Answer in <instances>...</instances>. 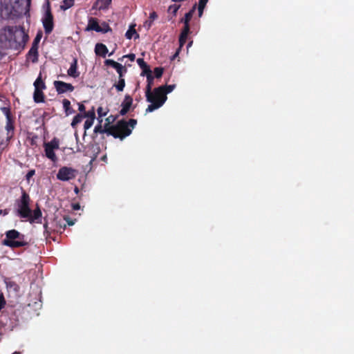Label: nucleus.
<instances>
[{
    "label": "nucleus",
    "mask_w": 354,
    "mask_h": 354,
    "mask_svg": "<svg viewBox=\"0 0 354 354\" xmlns=\"http://www.w3.org/2000/svg\"><path fill=\"white\" fill-rule=\"evenodd\" d=\"M102 122V119L99 120L100 124L98 125H96L94 128V133H106L108 136L110 135V125H109V123H105L104 126L102 127L101 123Z\"/></svg>",
    "instance_id": "16"
},
{
    "label": "nucleus",
    "mask_w": 354,
    "mask_h": 354,
    "mask_svg": "<svg viewBox=\"0 0 354 354\" xmlns=\"http://www.w3.org/2000/svg\"><path fill=\"white\" fill-rule=\"evenodd\" d=\"M68 76L73 78H77L80 76V72L77 71V59L73 58V62L71 64L70 68L67 71Z\"/></svg>",
    "instance_id": "15"
},
{
    "label": "nucleus",
    "mask_w": 354,
    "mask_h": 354,
    "mask_svg": "<svg viewBox=\"0 0 354 354\" xmlns=\"http://www.w3.org/2000/svg\"><path fill=\"white\" fill-rule=\"evenodd\" d=\"M1 110L2 113L4 114V115L6 118V129L8 131V138H10L12 136V134L10 135V132H12L13 131V126L12 124V119L10 116V109L8 107H1Z\"/></svg>",
    "instance_id": "13"
},
{
    "label": "nucleus",
    "mask_w": 354,
    "mask_h": 354,
    "mask_svg": "<svg viewBox=\"0 0 354 354\" xmlns=\"http://www.w3.org/2000/svg\"><path fill=\"white\" fill-rule=\"evenodd\" d=\"M163 68L162 67H156L154 68V75L156 78H160L163 74Z\"/></svg>",
    "instance_id": "38"
},
{
    "label": "nucleus",
    "mask_w": 354,
    "mask_h": 354,
    "mask_svg": "<svg viewBox=\"0 0 354 354\" xmlns=\"http://www.w3.org/2000/svg\"><path fill=\"white\" fill-rule=\"evenodd\" d=\"M41 289L35 279L30 283V292L27 297V304L24 306V313L26 312L30 317L39 315V310L41 308Z\"/></svg>",
    "instance_id": "2"
},
{
    "label": "nucleus",
    "mask_w": 354,
    "mask_h": 354,
    "mask_svg": "<svg viewBox=\"0 0 354 354\" xmlns=\"http://www.w3.org/2000/svg\"><path fill=\"white\" fill-rule=\"evenodd\" d=\"M44 228L45 230H47V228H48V223H47V222H46V223L44 224Z\"/></svg>",
    "instance_id": "58"
},
{
    "label": "nucleus",
    "mask_w": 354,
    "mask_h": 354,
    "mask_svg": "<svg viewBox=\"0 0 354 354\" xmlns=\"http://www.w3.org/2000/svg\"><path fill=\"white\" fill-rule=\"evenodd\" d=\"M206 6L198 4V17H201L203 15V10Z\"/></svg>",
    "instance_id": "46"
},
{
    "label": "nucleus",
    "mask_w": 354,
    "mask_h": 354,
    "mask_svg": "<svg viewBox=\"0 0 354 354\" xmlns=\"http://www.w3.org/2000/svg\"><path fill=\"white\" fill-rule=\"evenodd\" d=\"M45 153L48 158L52 161L57 160V156L54 152V149L59 148V142L56 139L51 140L49 142L44 144Z\"/></svg>",
    "instance_id": "10"
},
{
    "label": "nucleus",
    "mask_w": 354,
    "mask_h": 354,
    "mask_svg": "<svg viewBox=\"0 0 354 354\" xmlns=\"http://www.w3.org/2000/svg\"><path fill=\"white\" fill-rule=\"evenodd\" d=\"M23 38H24V44L28 39V35L27 34H26L24 32Z\"/></svg>",
    "instance_id": "54"
},
{
    "label": "nucleus",
    "mask_w": 354,
    "mask_h": 354,
    "mask_svg": "<svg viewBox=\"0 0 354 354\" xmlns=\"http://www.w3.org/2000/svg\"><path fill=\"white\" fill-rule=\"evenodd\" d=\"M76 176V170L67 167H61L57 174V178L62 181H68L75 178Z\"/></svg>",
    "instance_id": "9"
},
{
    "label": "nucleus",
    "mask_w": 354,
    "mask_h": 354,
    "mask_svg": "<svg viewBox=\"0 0 354 354\" xmlns=\"http://www.w3.org/2000/svg\"><path fill=\"white\" fill-rule=\"evenodd\" d=\"M84 115L81 113L77 114L73 119L71 122V126L73 128H75L76 125L80 123L82 120Z\"/></svg>",
    "instance_id": "34"
},
{
    "label": "nucleus",
    "mask_w": 354,
    "mask_h": 354,
    "mask_svg": "<svg viewBox=\"0 0 354 354\" xmlns=\"http://www.w3.org/2000/svg\"><path fill=\"white\" fill-rule=\"evenodd\" d=\"M208 0H199L198 4L206 6Z\"/></svg>",
    "instance_id": "55"
},
{
    "label": "nucleus",
    "mask_w": 354,
    "mask_h": 354,
    "mask_svg": "<svg viewBox=\"0 0 354 354\" xmlns=\"http://www.w3.org/2000/svg\"><path fill=\"white\" fill-rule=\"evenodd\" d=\"M113 86L115 87L118 91H122L125 86V80L124 78H120L118 82L114 84Z\"/></svg>",
    "instance_id": "31"
},
{
    "label": "nucleus",
    "mask_w": 354,
    "mask_h": 354,
    "mask_svg": "<svg viewBox=\"0 0 354 354\" xmlns=\"http://www.w3.org/2000/svg\"><path fill=\"white\" fill-rule=\"evenodd\" d=\"M124 57H127L129 58L131 62H133L136 59V55L135 54L133 53H130L129 55H124L120 59H122Z\"/></svg>",
    "instance_id": "47"
},
{
    "label": "nucleus",
    "mask_w": 354,
    "mask_h": 354,
    "mask_svg": "<svg viewBox=\"0 0 354 354\" xmlns=\"http://www.w3.org/2000/svg\"><path fill=\"white\" fill-rule=\"evenodd\" d=\"M64 219L66 221V222L67 223L68 225H69V226L73 225L75 224V220L71 219V218L69 216H65L64 217Z\"/></svg>",
    "instance_id": "44"
},
{
    "label": "nucleus",
    "mask_w": 354,
    "mask_h": 354,
    "mask_svg": "<svg viewBox=\"0 0 354 354\" xmlns=\"http://www.w3.org/2000/svg\"><path fill=\"white\" fill-rule=\"evenodd\" d=\"M6 284H7V287L13 288L14 290L17 289V286L11 281H9V282L6 281Z\"/></svg>",
    "instance_id": "51"
},
{
    "label": "nucleus",
    "mask_w": 354,
    "mask_h": 354,
    "mask_svg": "<svg viewBox=\"0 0 354 354\" xmlns=\"http://www.w3.org/2000/svg\"><path fill=\"white\" fill-rule=\"evenodd\" d=\"M26 60H30L32 63L37 62L38 60V49L31 47L26 55Z\"/></svg>",
    "instance_id": "18"
},
{
    "label": "nucleus",
    "mask_w": 354,
    "mask_h": 354,
    "mask_svg": "<svg viewBox=\"0 0 354 354\" xmlns=\"http://www.w3.org/2000/svg\"><path fill=\"white\" fill-rule=\"evenodd\" d=\"M74 0H64L60 8L63 10H66L71 8L74 5Z\"/></svg>",
    "instance_id": "33"
},
{
    "label": "nucleus",
    "mask_w": 354,
    "mask_h": 354,
    "mask_svg": "<svg viewBox=\"0 0 354 354\" xmlns=\"http://www.w3.org/2000/svg\"><path fill=\"white\" fill-rule=\"evenodd\" d=\"M147 101L151 104L146 109V113L153 111L161 107L167 99L163 87L154 88L153 91L146 93Z\"/></svg>",
    "instance_id": "5"
},
{
    "label": "nucleus",
    "mask_w": 354,
    "mask_h": 354,
    "mask_svg": "<svg viewBox=\"0 0 354 354\" xmlns=\"http://www.w3.org/2000/svg\"><path fill=\"white\" fill-rule=\"evenodd\" d=\"M104 64L105 66H110L115 68L118 73L119 79L124 78V74L127 72V70L124 66L113 59H106L104 61Z\"/></svg>",
    "instance_id": "12"
},
{
    "label": "nucleus",
    "mask_w": 354,
    "mask_h": 354,
    "mask_svg": "<svg viewBox=\"0 0 354 354\" xmlns=\"http://www.w3.org/2000/svg\"><path fill=\"white\" fill-rule=\"evenodd\" d=\"M62 104L66 115H71L75 112V111L71 107V102L68 100L64 99Z\"/></svg>",
    "instance_id": "21"
},
{
    "label": "nucleus",
    "mask_w": 354,
    "mask_h": 354,
    "mask_svg": "<svg viewBox=\"0 0 354 354\" xmlns=\"http://www.w3.org/2000/svg\"><path fill=\"white\" fill-rule=\"evenodd\" d=\"M6 301L2 294L0 295V310L4 307Z\"/></svg>",
    "instance_id": "48"
},
{
    "label": "nucleus",
    "mask_w": 354,
    "mask_h": 354,
    "mask_svg": "<svg viewBox=\"0 0 354 354\" xmlns=\"http://www.w3.org/2000/svg\"><path fill=\"white\" fill-rule=\"evenodd\" d=\"M102 26H101V27H102V28H106L104 25H102Z\"/></svg>",
    "instance_id": "62"
},
{
    "label": "nucleus",
    "mask_w": 354,
    "mask_h": 354,
    "mask_svg": "<svg viewBox=\"0 0 354 354\" xmlns=\"http://www.w3.org/2000/svg\"><path fill=\"white\" fill-rule=\"evenodd\" d=\"M136 24L131 25L129 28L125 33V37L127 39H131L133 35H135V39L139 38V35L136 32L135 29Z\"/></svg>",
    "instance_id": "22"
},
{
    "label": "nucleus",
    "mask_w": 354,
    "mask_h": 354,
    "mask_svg": "<svg viewBox=\"0 0 354 354\" xmlns=\"http://www.w3.org/2000/svg\"><path fill=\"white\" fill-rule=\"evenodd\" d=\"M54 86L58 94H63L67 92H73L75 87L70 83H66L63 81H55Z\"/></svg>",
    "instance_id": "11"
},
{
    "label": "nucleus",
    "mask_w": 354,
    "mask_h": 354,
    "mask_svg": "<svg viewBox=\"0 0 354 354\" xmlns=\"http://www.w3.org/2000/svg\"><path fill=\"white\" fill-rule=\"evenodd\" d=\"M35 89H45V83L41 80V77H38L34 82Z\"/></svg>",
    "instance_id": "30"
},
{
    "label": "nucleus",
    "mask_w": 354,
    "mask_h": 354,
    "mask_svg": "<svg viewBox=\"0 0 354 354\" xmlns=\"http://www.w3.org/2000/svg\"><path fill=\"white\" fill-rule=\"evenodd\" d=\"M145 75L147 77V84L146 86V91H145V94H146L147 93H149V91H151L152 85L153 84V77L152 75L151 72L148 74H146Z\"/></svg>",
    "instance_id": "25"
},
{
    "label": "nucleus",
    "mask_w": 354,
    "mask_h": 354,
    "mask_svg": "<svg viewBox=\"0 0 354 354\" xmlns=\"http://www.w3.org/2000/svg\"><path fill=\"white\" fill-rule=\"evenodd\" d=\"M84 118H88V119L95 120V108L92 107V109L88 111H85L83 114Z\"/></svg>",
    "instance_id": "36"
},
{
    "label": "nucleus",
    "mask_w": 354,
    "mask_h": 354,
    "mask_svg": "<svg viewBox=\"0 0 354 354\" xmlns=\"http://www.w3.org/2000/svg\"><path fill=\"white\" fill-rule=\"evenodd\" d=\"M113 54V51H112L111 53H110L109 56L112 55Z\"/></svg>",
    "instance_id": "64"
},
{
    "label": "nucleus",
    "mask_w": 354,
    "mask_h": 354,
    "mask_svg": "<svg viewBox=\"0 0 354 354\" xmlns=\"http://www.w3.org/2000/svg\"><path fill=\"white\" fill-rule=\"evenodd\" d=\"M102 25H104L106 28H102L101 26L99 25L98 21L96 18L90 17L88 19V25L86 28V31L95 30L97 32H102V33H106V32H108L112 30L108 24L104 22L102 24Z\"/></svg>",
    "instance_id": "8"
},
{
    "label": "nucleus",
    "mask_w": 354,
    "mask_h": 354,
    "mask_svg": "<svg viewBox=\"0 0 354 354\" xmlns=\"http://www.w3.org/2000/svg\"><path fill=\"white\" fill-rule=\"evenodd\" d=\"M34 266H35V268L34 269L31 268L30 270V272H29V274H32V275H35V274L37 272V270H36L37 268L39 270V268H37V265L36 263H34Z\"/></svg>",
    "instance_id": "50"
},
{
    "label": "nucleus",
    "mask_w": 354,
    "mask_h": 354,
    "mask_svg": "<svg viewBox=\"0 0 354 354\" xmlns=\"http://www.w3.org/2000/svg\"><path fill=\"white\" fill-rule=\"evenodd\" d=\"M78 109H79V111L80 112H84V113L86 111H85V109H86L85 106L83 104H81V103L78 104Z\"/></svg>",
    "instance_id": "49"
},
{
    "label": "nucleus",
    "mask_w": 354,
    "mask_h": 354,
    "mask_svg": "<svg viewBox=\"0 0 354 354\" xmlns=\"http://www.w3.org/2000/svg\"><path fill=\"white\" fill-rule=\"evenodd\" d=\"M3 243V245H8V246H10L12 248L19 247L22 245V243L21 242L15 241V239L14 240L4 239Z\"/></svg>",
    "instance_id": "28"
},
{
    "label": "nucleus",
    "mask_w": 354,
    "mask_h": 354,
    "mask_svg": "<svg viewBox=\"0 0 354 354\" xmlns=\"http://www.w3.org/2000/svg\"><path fill=\"white\" fill-rule=\"evenodd\" d=\"M19 235V233L17 231H16L15 230H9L6 233V239L14 240L16 238H17Z\"/></svg>",
    "instance_id": "32"
},
{
    "label": "nucleus",
    "mask_w": 354,
    "mask_h": 354,
    "mask_svg": "<svg viewBox=\"0 0 354 354\" xmlns=\"http://www.w3.org/2000/svg\"><path fill=\"white\" fill-rule=\"evenodd\" d=\"M183 24H184V27L180 33L188 36L189 31H190L189 23H183Z\"/></svg>",
    "instance_id": "40"
},
{
    "label": "nucleus",
    "mask_w": 354,
    "mask_h": 354,
    "mask_svg": "<svg viewBox=\"0 0 354 354\" xmlns=\"http://www.w3.org/2000/svg\"><path fill=\"white\" fill-rule=\"evenodd\" d=\"M160 87H163V91L166 93V95L167 93H171L175 88V84H171V85H165V86H161Z\"/></svg>",
    "instance_id": "37"
},
{
    "label": "nucleus",
    "mask_w": 354,
    "mask_h": 354,
    "mask_svg": "<svg viewBox=\"0 0 354 354\" xmlns=\"http://www.w3.org/2000/svg\"><path fill=\"white\" fill-rule=\"evenodd\" d=\"M196 9V4L194 5L192 8L189 11V13H191L192 15H194L195 10Z\"/></svg>",
    "instance_id": "53"
},
{
    "label": "nucleus",
    "mask_w": 354,
    "mask_h": 354,
    "mask_svg": "<svg viewBox=\"0 0 354 354\" xmlns=\"http://www.w3.org/2000/svg\"><path fill=\"white\" fill-rule=\"evenodd\" d=\"M193 44V41H190L187 44V48L190 47Z\"/></svg>",
    "instance_id": "59"
},
{
    "label": "nucleus",
    "mask_w": 354,
    "mask_h": 354,
    "mask_svg": "<svg viewBox=\"0 0 354 354\" xmlns=\"http://www.w3.org/2000/svg\"><path fill=\"white\" fill-rule=\"evenodd\" d=\"M97 114H98V116H99V118L98 120H100V118H101L102 117L106 115V111H104L103 108L100 106L97 110Z\"/></svg>",
    "instance_id": "43"
},
{
    "label": "nucleus",
    "mask_w": 354,
    "mask_h": 354,
    "mask_svg": "<svg viewBox=\"0 0 354 354\" xmlns=\"http://www.w3.org/2000/svg\"><path fill=\"white\" fill-rule=\"evenodd\" d=\"M137 63L142 69L141 75H145L151 72L149 66L145 62L142 58H138Z\"/></svg>",
    "instance_id": "19"
},
{
    "label": "nucleus",
    "mask_w": 354,
    "mask_h": 354,
    "mask_svg": "<svg viewBox=\"0 0 354 354\" xmlns=\"http://www.w3.org/2000/svg\"><path fill=\"white\" fill-rule=\"evenodd\" d=\"M111 3V0H96L95 6H97L100 10H104L109 7Z\"/></svg>",
    "instance_id": "23"
},
{
    "label": "nucleus",
    "mask_w": 354,
    "mask_h": 354,
    "mask_svg": "<svg viewBox=\"0 0 354 354\" xmlns=\"http://www.w3.org/2000/svg\"><path fill=\"white\" fill-rule=\"evenodd\" d=\"M42 35H43V33H42L41 30H39L36 35V37H35V39L33 40L31 47L38 49L39 44L42 37Z\"/></svg>",
    "instance_id": "27"
},
{
    "label": "nucleus",
    "mask_w": 354,
    "mask_h": 354,
    "mask_svg": "<svg viewBox=\"0 0 354 354\" xmlns=\"http://www.w3.org/2000/svg\"><path fill=\"white\" fill-rule=\"evenodd\" d=\"M33 98L34 101L37 103L44 102L45 95L42 91V89H35Z\"/></svg>",
    "instance_id": "20"
},
{
    "label": "nucleus",
    "mask_w": 354,
    "mask_h": 354,
    "mask_svg": "<svg viewBox=\"0 0 354 354\" xmlns=\"http://www.w3.org/2000/svg\"><path fill=\"white\" fill-rule=\"evenodd\" d=\"M187 35H183V34L180 33V37H179V48L176 51L175 55H177L178 54L179 50H180V48L185 44V42L187 41Z\"/></svg>",
    "instance_id": "35"
},
{
    "label": "nucleus",
    "mask_w": 354,
    "mask_h": 354,
    "mask_svg": "<svg viewBox=\"0 0 354 354\" xmlns=\"http://www.w3.org/2000/svg\"><path fill=\"white\" fill-rule=\"evenodd\" d=\"M133 104V98L129 95H126L124 101L121 104L122 109L120 111L121 115H125L130 110Z\"/></svg>",
    "instance_id": "14"
},
{
    "label": "nucleus",
    "mask_w": 354,
    "mask_h": 354,
    "mask_svg": "<svg viewBox=\"0 0 354 354\" xmlns=\"http://www.w3.org/2000/svg\"><path fill=\"white\" fill-rule=\"evenodd\" d=\"M3 214L4 215L7 214H8V212L6 209L5 210H2V209H0V215Z\"/></svg>",
    "instance_id": "57"
},
{
    "label": "nucleus",
    "mask_w": 354,
    "mask_h": 354,
    "mask_svg": "<svg viewBox=\"0 0 354 354\" xmlns=\"http://www.w3.org/2000/svg\"><path fill=\"white\" fill-rule=\"evenodd\" d=\"M111 118H112V122L115 120V118H113V116L111 115L109 117H108L106 119V123H109V125H110V123H111Z\"/></svg>",
    "instance_id": "52"
},
{
    "label": "nucleus",
    "mask_w": 354,
    "mask_h": 354,
    "mask_svg": "<svg viewBox=\"0 0 354 354\" xmlns=\"http://www.w3.org/2000/svg\"><path fill=\"white\" fill-rule=\"evenodd\" d=\"M136 124V119H130L128 122L124 120H119L115 124L110 125V135L115 138L123 140L131 133Z\"/></svg>",
    "instance_id": "4"
},
{
    "label": "nucleus",
    "mask_w": 354,
    "mask_h": 354,
    "mask_svg": "<svg viewBox=\"0 0 354 354\" xmlns=\"http://www.w3.org/2000/svg\"><path fill=\"white\" fill-rule=\"evenodd\" d=\"M95 53L97 55L105 57L106 53H108V48L106 45L102 43H97L95 47Z\"/></svg>",
    "instance_id": "17"
},
{
    "label": "nucleus",
    "mask_w": 354,
    "mask_h": 354,
    "mask_svg": "<svg viewBox=\"0 0 354 354\" xmlns=\"http://www.w3.org/2000/svg\"><path fill=\"white\" fill-rule=\"evenodd\" d=\"M22 14V0H1L0 16L3 19L15 20Z\"/></svg>",
    "instance_id": "3"
},
{
    "label": "nucleus",
    "mask_w": 354,
    "mask_h": 354,
    "mask_svg": "<svg viewBox=\"0 0 354 354\" xmlns=\"http://www.w3.org/2000/svg\"><path fill=\"white\" fill-rule=\"evenodd\" d=\"M25 1L26 3V8H25V12H24V16L26 17V21L28 23H30L29 19L30 17V4H31V0H25Z\"/></svg>",
    "instance_id": "29"
},
{
    "label": "nucleus",
    "mask_w": 354,
    "mask_h": 354,
    "mask_svg": "<svg viewBox=\"0 0 354 354\" xmlns=\"http://www.w3.org/2000/svg\"><path fill=\"white\" fill-rule=\"evenodd\" d=\"M93 121H94V120H91V119H87L85 121L84 124V128L85 130L84 136L86 135V131L87 129H90L91 127V126L93 125Z\"/></svg>",
    "instance_id": "39"
},
{
    "label": "nucleus",
    "mask_w": 354,
    "mask_h": 354,
    "mask_svg": "<svg viewBox=\"0 0 354 354\" xmlns=\"http://www.w3.org/2000/svg\"><path fill=\"white\" fill-rule=\"evenodd\" d=\"M17 214L20 217H22V199L18 202Z\"/></svg>",
    "instance_id": "45"
},
{
    "label": "nucleus",
    "mask_w": 354,
    "mask_h": 354,
    "mask_svg": "<svg viewBox=\"0 0 354 354\" xmlns=\"http://www.w3.org/2000/svg\"><path fill=\"white\" fill-rule=\"evenodd\" d=\"M157 18H158L157 13L155 11H153L152 12H151L149 14V19L145 22L144 26L145 27H147L148 29H149L151 28V26H152L153 21L155 19H156Z\"/></svg>",
    "instance_id": "24"
},
{
    "label": "nucleus",
    "mask_w": 354,
    "mask_h": 354,
    "mask_svg": "<svg viewBox=\"0 0 354 354\" xmlns=\"http://www.w3.org/2000/svg\"><path fill=\"white\" fill-rule=\"evenodd\" d=\"M73 209H75V210H77V209H79L80 208V205H79L78 203H77V204H73Z\"/></svg>",
    "instance_id": "56"
},
{
    "label": "nucleus",
    "mask_w": 354,
    "mask_h": 354,
    "mask_svg": "<svg viewBox=\"0 0 354 354\" xmlns=\"http://www.w3.org/2000/svg\"><path fill=\"white\" fill-rule=\"evenodd\" d=\"M193 15L189 12L185 15L184 18L181 19L180 22L182 23H189L192 19Z\"/></svg>",
    "instance_id": "41"
},
{
    "label": "nucleus",
    "mask_w": 354,
    "mask_h": 354,
    "mask_svg": "<svg viewBox=\"0 0 354 354\" xmlns=\"http://www.w3.org/2000/svg\"><path fill=\"white\" fill-rule=\"evenodd\" d=\"M30 198L28 194L24 192V218L30 223H41L42 213L38 204L36 208L32 210L29 207Z\"/></svg>",
    "instance_id": "6"
},
{
    "label": "nucleus",
    "mask_w": 354,
    "mask_h": 354,
    "mask_svg": "<svg viewBox=\"0 0 354 354\" xmlns=\"http://www.w3.org/2000/svg\"><path fill=\"white\" fill-rule=\"evenodd\" d=\"M45 33L49 35L54 28L53 15L51 12L50 3L48 2L44 15L41 19Z\"/></svg>",
    "instance_id": "7"
},
{
    "label": "nucleus",
    "mask_w": 354,
    "mask_h": 354,
    "mask_svg": "<svg viewBox=\"0 0 354 354\" xmlns=\"http://www.w3.org/2000/svg\"><path fill=\"white\" fill-rule=\"evenodd\" d=\"M35 174V170L31 169L30 170L26 175V179L28 183L30 182V178Z\"/></svg>",
    "instance_id": "42"
},
{
    "label": "nucleus",
    "mask_w": 354,
    "mask_h": 354,
    "mask_svg": "<svg viewBox=\"0 0 354 354\" xmlns=\"http://www.w3.org/2000/svg\"><path fill=\"white\" fill-rule=\"evenodd\" d=\"M23 245H24V252L26 250V244L24 242Z\"/></svg>",
    "instance_id": "60"
},
{
    "label": "nucleus",
    "mask_w": 354,
    "mask_h": 354,
    "mask_svg": "<svg viewBox=\"0 0 354 354\" xmlns=\"http://www.w3.org/2000/svg\"><path fill=\"white\" fill-rule=\"evenodd\" d=\"M12 354H20V352H15L14 353Z\"/></svg>",
    "instance_id": "63"
},
{
    "label": "nucleus",
    "mask_w": 354,
    "mask_h": 354,
    "mask_svg": "<svg viewBox=\"0 0 354 354\" xmlns=\"http://www.w3.org/2000/svg\"><path fill=\"white\" fill-rule=\"evenodd\" d=\"M180 5L172 4L169 6L167 9V12L169 14L171 15V17L169 19H171L173 17H176L177 15V12L179 10Z\"/></svg>",
    "instance_id": "26"
},
{
    "label": "nucleus",
    "mask_w": 354,
    "mask_h": 354,
    "mask_svg": "<svg viewBox=\"0 0 354 354\" xmlns=\"http://www.w3.org/2000/svg\"><path fill=\"white\" fill-rule=\"evenodd\" d=\"M22 26H6L0 29V48L17 49L21 41Z\"/></svg>",
    "instance_id": "1"
},
{
    "label": "nucleus",
    "mask_w": 354,
    "mask_h": 354,
    "mask_svg": "<svg viewBox=\"0 0 354 354\" xmlns=\"http://www.w3.org/2000/svg\"><path fill=\"white\" fill-rule=\"evenodd\" d=\"M59 77H66V75L65 74H61L60 75H59Z\"/></svg>",
    "instance_id": "61"
}]
</instances>
